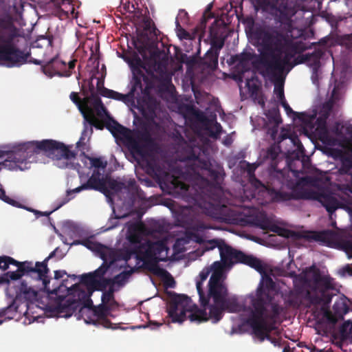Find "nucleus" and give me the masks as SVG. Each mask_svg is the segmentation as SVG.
Segmentation results:
<instances>
[{
    "label": "nucleus",
    "instance_id": "1",
    "mask_svg": "<svg viewBox=\"0 0 352 352\" xmlns=\"http://www.w3.org/2000/svg\"><path fill=\"white\" fill-rule=\"evenodd\" d=\"M278 153V147L273 146L268 150L265 157V161L269 164L270 168L271 183L277 184L281 187L286 186V188L290 190V192L272 188L270 191L272 201L279 203L291 200H316L320 202L329 214L333 213L338 208L340 204L336 197L305 188L311 184V177L306 176L300 178L297 171L289 173L288 170H276L274 169L275 166L281 161Z\"/></svg>",
    "mask_w": 352,
    "mask_h": 352
},
{
    "label": "nucleus",
    "instance_id": "21",
    "mask_svg": "<svg viewBox=\"0 0 352 352\" xmlns=\"http://www.w3.org/2000/svg\"><path fill=\"white\" fill-rule=\"evenodd\" d=\"M108 119L104 121V126L108 129L115 138H122L126 140V144L128 140L131 139L132 145L137 148L138 145L135 140L131 138V130L121 125L116 120L107 115Z\"/></svg>",
    "mask_w": 352,
    "mask_h": 352
},
{
    "label": "nucleus",
    "instance_id": "60",
    "mask_svg": "<svg viewBox=\"0 0 352 352\" xmlns=\"http://www.w3.org/2000/svg\"><path fill=\"white\" fill-rule=\"evenodd\" d=\"M176 26L177 30V35L181 39H190L191 36L188 32L181 27L178 21H176Z\"/></svg>",
    "mask_w": 352,
    "mask_h": 352
},
{
    "label": "nucleus",
    "instance_id": "24",
    "mask_svg": "<svg viewBox=\"0 0 352 352\" xmlns=\"http://www.w3.org/2000/svg\"><path fill=\"white\" fill-rule=\"evenodd\" d=\"M144 94H138L134 107L142 113L147 111L151 113H154L158 105L157 100L149 94L148 87H144Z\"/></svg>",
    "mask_w": 352,
    "mask_h": 352
},
{
    "label": "nucleus",
    "instance_id": "12",
    "mask_svg": "<svg viewBox=\"0 0 352 352\" xmlns=\"http://www.w3.org/2000/svg\"><path fill=\"white\" fill-rule=\"evenodd\" d=\"M131 138L135 141L138 148H135L132 145L131 139L128 140L127 146L131 153H135L140 156L144 155L146 151V145L153 143L148 125L143 123L140 127L134 131L133 135L131 133Z\"/></svg>",
    "mask_w": 352,
    "mask_h": 352
},
{
    "label": "nucleus",
    "instance_id": "58",
    "mask_svg": "<svg viewBox=\"0 0 352 352\" xmlns=\"http://www.w3.org/2000/svg\"><path fill=\"white\" fill-rule=\"evenodd\" d=\"M88 159L90 161L91 166L94 168H104L107 166V162H103L100 158L88 157Z\"/></svg>",
    "mask_w": 352,
    "mask_h": 352
},
{
    "label": "nucleus",
    "instance_id": "64",
    "mask_svg": "<svg viewBox=\"0 0 352 352\" xmlns=\"http://www.w3.org/2000/svg\"><path fill=\"white\" fill-rule=\"evenodd\" d=\"M342 249L352 257V241L345 240L341 243Z\"/></svg>",
    "mask_w": 352,
    "mask_h": 352
},
{
    "label": "nucleus",
    "instance_id": "57",
    "mask_svg": "<svg viewBox=\"0 0 352 352\" xmlns=\"http://www.w3.org/2000/svg\"><path fill=\"white\" fill-rule=\"evenodd\" d=\"M271 221L267 218H261L256 219L255 226L263 230L268 231L269 227L271 224Z\"/></svg>",
    "mask_w": 352,
    "mask_h": 352
},
{
    "label": "nucleus",
    "instance_id": "9",
    "mask_svg": "<svg viewBox=\"0 0 352 352\" xmlns=\"http://www.w3.org/2000/svg\"><path fill=\"white\" fill-rule=\"evenodd\" d=\"M273 146H276L278 147V148H279L278 154L280 155V156L281 157V161L280 162H278L277 166H275L274 169L276 170H288L289 171V173L293 172L294 170H292L289 169L288 168L284 167V168H281L279 167V164L280 163L283 162V157L281 155L280 146L276 144H272L270 147H268L267 148V150L263 153V159H262V162L264 164H265L268 173L267 186H265L264 184H263L262 182L260 180H258L255 176V170L257 168L258 165L256 164H250L248 162H245V163L246 164L245 170L249 176L250 181L251 184L253 186H254L256 187V188H259L260 187L265 188L270 196H271L270 191V189H272V188H275L278 190H282V191H285L284 189L286 188V186H283V187H281L280 186H278L277 184H273L271 183L272 181L270 180V168L269 164H267V163H266V162L265 161V157L266 156L268 150ZM270 197L272 198V197Z\"/></svg>",
    "mask_w": 352,
    "mask_h": 352
},
{
    "label": "nucleus",
    "instance_id": "51",
    "mask_svg": "<svg viewBox=\"0 0 352 352\" xmlns=\"http://www.w3.org/2000/svg\"><path fill=\"white\" fill-rule=\"evenodd\" d=\"M224 45V40L223 38H214L211 41V47L209 49L212 52H216L219 54L220 50Z\"/></svg>",
    "mask_w": 352,
    "mask_h": 352
},
{
    "label": "nucleus",
    "instance_id": "30",
    "mask_svg": "<svg viewBox=\"0 0 352 352\" xmlns=\"http://www.w3.org/2000/svg\"><path fill=\"white\" fill-rule=\"evenodd\" d=\"M258 55L254 52H244L240 54L232 56V63L236 64V67L241 74H244L249 69V64Z\"/></svg>",
    "mask_w": 352,
    "mask_h": 352
},
{
    "label": "nucleus",
    "instance_id": "39",
    "mask_svg": "<svg viewBox=\"0 0 352 352\" xmlns=\"http://www.w3.org/2000/svg\"><path fill=\"white\" fill-rule=\"evenodd\" d=\"M17 312V307L14 303H12L9 306L0 309V324L6 320L13 319Z\"/></svg>",
    "mask_w": 352,
    "mask_h": 352
},
{
    "label": "nucleus",
    "instance_id": "52",
    "mask_svg": "<svg viewBox=\"0 0 352 352\" xmlns=\"http://www.w3.org/2000/svg\"><path fill=\"white\" fill-rule=\"evenodd\" d=\"M0 199H2L4 202L17 208H21V204L16 200L10 198L6 195V192L3 189L0 188Z\"/></svg>",
    "mask_w": 352,
    "mask_h": 352
},
{
    "label": "nucleus",
    "instance_id": "47",
    "mask_svg": "<svg viewBox=\"0 0 352 352\" xmlns=\"http://www.w3.org/2000/svg\"><path fill=\"white\" fill-rule=\"evenodd\" d=\"M96 280L92 272L84 274L80 276V282L93 289L95 288Z\"/></svg>",
    "mask_w": 352,
    "mask_h": 352
},
{
    "label": "nucleus",
    "instance_id": "34",
    "mask_svg": "<svg viewBox=\"0 0 352 352\" xmlns=\"http://www.w3.org/2000/svg\"><path fill=\"white\" fill-rule=\"evenodd\" d=\"M101 96L103 97L122 101L128 105L135 106V101L129 94V92L126 94H122L116 91L103 87V89L101 91Z\"/></svg>",
    "mask_w": 352,
    "mask_h": 352
},
{
    "label": "nucleus",
    "instance_id": "6",
    "mask_svg": "<svg viewBox=\"0 0 352 352\" xmlns=\"http://www.w3.org/2000/svg\"><path fill=\"white\" fill-rule=\"evenodd\" d=\"M28 150H30L31 160H34V155L41 152L47 153V156L57 160V166L60 168H67L70 164L61 162L62 160H71L76 157V153L71 151L63 142L54 140H43L41 141H30Z\"/></svg>",
    "mask_w": 352,
    "mask_h": 352
},
{
    "label": "nucleus",
    "instance_id": "10",
    "mask_svg": "<svg viewBox=\"0 0 352 352\" xmlns=\"http://www.w3.org/2000/svg\"><path fill=\"white\" fill-rule=\"evenodd\" d=\"M80 111L85 121L92 124L95 120V113L99 117H103L108 114V111L100 98L94 92L83 99L82 109Z\"/></svg>",
    "mask_w": 352,
    "mask_h": 352
},
{
    "label": "nucleus",
    "instance_id": "41",
    "mask_svg": "<svg viewBox=\"0 0 352 352\" xmlns=\"http://www.w3.org/2000/svg\"><path fill=\"white\" fill-rule=\"evenodd\" d=\"M316 113V117L314 120L311 122L304 123L305 124L309 126L313 124L315 121V124L317 126V129H324L327 126V120L329 116V113L328 111H324L320 114V116L316 118L317 113L316 111H314L312 114Z\"/></svg>",
    "mask_w": 352,
    "mask_h": 352
},
{
    "label": "nucleus",
    "instance_id": "55",
    "mask_svg": "<svg viewBox=\"0 0 352 352\" xmlns=\"http://www.w3.org/2000/svg\"><path fill=\"white\" fill-rule=\"evenodd\" d=\"M246 85L248 88L250 95L252 97H256L259 92V86L250 80H247Z\"/></svg>",
    "mask_w": 352,
    "mask_h": 352
},
{
    "label": "nucleus",
    "instance_id": "4",
    "mask_svg": "<svg viewBox=\"0 0 352 352\" xmlns=\"http://www.w3.org/2000/svg\"><path fill=\"white\" fill-rule=\"evenodd\" d=\"M168 248L165 241H151L146 240L133 245L119 252H113L109 254L113 264L117 261H129L133 256L140 261L143 262L144 267L155 274L166 272L161 269L158 263L168 260Z\"/></svg>",
    "mask_w": 352,
    "mask_h": 352
},
{
    "label": "nucleus",
    "instance_id": "56",
    "mask_svg": "<svg viewBox=\"0 0 352 352\" xmlns=\"http://www.w3.org/2000/svg\"><path fill=\"white\" fill-rule=\"evenodd\" d=\"M308 272L312 274V279L316 283H319L321 280L322 275L320 274V270L317 268L315 265L311 266Z\"/></svg>",
    "mask_w": 352,
    "mask_h": 352
},
{
    "label": "nucleus",
    "instance_id": "7",
    "mask_svg": "<svg viewBox=\"0 0 352 352\" xmlns=\"http://www.w3.org/2000/svg\"><path fill=\"white\" fill-rule=\"evenodd\" d=\"M29 142L15 144L12 151L0 150V158L4 159L0 162V165L10 170H24L30 168L31 160L30 150H28Z\"/></svg>",
    "mask_w": 352,
    "mask_h": 352
},
{
    "label": "nucleus",
    "instance_id": "62",
    "mask_svg": "<svg viewBox=\"0 0 352 352\" xmlns=\"http://www.w3.org/2000/svg\"><path fill=\"white\" fill-rule=\"evenodd\" d=\"M0 4L3 8H6L11 16L14 17L12 11L17 10V7L14 3L13 5H10V0H0Z\"/></svg>",
    "mask_w": 352,
    "mask_h": 352
},
{
    "label": "nucleus",
    "instance_id": "50",
    "mask_svg": "<svg viewBox=\"0 0 352 352\" xmlns=\"http://www.w3.org/2000/svg\"><path fill=\"white\" fill-rule=\"evenodd\" d=\"M288 303L290 306L294 307H299L301 305H302V300L300 294H292L289 296Z\"/></svg>",
    "mask_w": 352,
    "mask_h": 352
},
{
    "label": "nucleus",
    "instance_id": "32",
    "mask_svg": "<svg viewBox=\"0 0 352 352\" xmlns=\"http://www.w3.org/2000/svg\"><path fill=\"white\" fill-rule=\"evenodd\" d=\"M63 67H65V63L60 60L58 57H54L45 65H42V71L45 75L50 77H52L55 75L63 76V74H61L60 72V69Z\"/></svg>",
    "mask_w": 352,
    "mask_h": 352
},
{
    "label": "nucleus",
    "instance_id": "48",
    "mask_svg": "<svg viewBox=\"0 0 352 352\" xmlns=\"http://www.w3.org/2000/svg\"><path fill=\"white\" fill-rule=\"evenodd\" d=\"M112 285L111 278H102L96 280L95 289L98 291H104L107 287Z\"/></svg>",
    "mask_w": 352,
    "mask_h": 352
},
{
    "label": "nucleus",
    "instance_id": "54",
    "mask_svg": "<svg viewBox=\"0 0 352 352\" xmlns=\"http://www.w3.org/2000/svg\"><path fill=\"white\" fill-rule=\"evenodd\" d=\"M20 291L25 298H35L37 296V292L31 287H28L24 283H21Z\"/></svg>",
    "mask_w": 352,
    "mask_h": 352
},
{
    "label": "nucleus",
    "instance_id": "61",
    "mask_svg": "<svg viewBox=\"0 0 352 352\" xmlns=\"http://www.w3.org/2000/svg\"><path fill=\"white\" fill-rule=\"evenodd\" d=\"M289 140L294 146L296 147L298 151H302L304 150L303 146L298 136L295 133H292Z\"/></svg>",
    "mask_w": 352,
    "mask_h": 352
},
{
    "label": "nucleus",
    "instance_id": "46",
    "mask_svg": "<svg viewBox=\"0 0 352 352\" xmlns=\"http://www.w3.org/2000/svg\"><path fill=\"white\" fill-rule=\"evenodd\" d=\"M147 172L154 177H159L162 173L160 166L155 161H149L146 164Z\"/></svg>",
    "mask_w": 352,
    "mask_h": 352
},
{
    "label": "nucleus",
    "instance_id": "45",
    "mask_svg": "<svg viewBox=\"0 0 352 352\" xmlns=\"http://www.w3.org/2000/svg\"><path fill=\"white\" fill-rule=\"evenodd\" d=\"M304 299L309 301V305H307L308 307H310L311 305H319L324 301V298L322 296L316 294H311L309 291L305 293Z\"/></svg>",
    "mask_w": 352,
    "mask_h": 352
},
{
    "label": "nucleus",
    "instance_id": "42",
    "mask_svg": "<svg viewBox=\"0 0 352 352\" xmlns=\"http://www.w3.org/2000/svg\"><path fill=\"white\" fill-rule=\"evenodd\" d=\"M133 270L123 271L111 278L112 285L122 287L131 275Z\"/></svg>",
    "mask_w": 352,
    "mask_h": 352
},
{
    "label": "nucleus",
    "instance_id": "19",
    "mask_svg": "<svg viewBox=\"0 0 352 352\" xmlns=\"http://www.w3.org/2000/svg\"><path fill=\"white\" fill-rule=\"evenodd\" d=\"M226 266H228V264H224L221 261H215L208 267L209 269H211L212 273L208 283V291H213V289L226 285L224 282L226 278L224 269Z\"/></svg>",
    "mask_w": 352,
    "mask_h": 352
},
{
    "label": "nucleus",
    "instance_id": "36",
    "mask_svg": "<svg viewBox=\"0 0 352 352\" xmlns=\"http://www.w3.org/2000/svg\"><path fill=\"white\" fill-rule=\"evenodd\" d=\"M107 187L108 191L104 193L107 197L114 195L121 192L123 190H128L127 186L124 182H118L111 178L107 179Z\"/></svg>",
    "mask_w": 352,
    "mask_h": 352
},
{
    "label": "nucleus",
    "instance_id": "35",
    "mask_svg": "<svg viewBox=\"0 0 352 352\" xmlns=\"http://www.w3.org/2000/svg\"><path fill=\"white\" fill-rule=\"evenodd\" d=\"M218 57L217 52L208 50L200 62L206 68L214 70L218 66Z\"/></svg>",
    "mask_w": 352,
    "mask_h": 352
},
{
    "label": "nucleus",
    "instance_id": "25",
    "mask_svg": "<svg viewBox=\"0 0 352 352\" xmlns=\"http://www.w3.org/2000/svg\"><path fill=\"white\" fill-rule=\"evenodd\" d=\"M188 161H192V166H196L201 170L207 171V176L210 178L212 181L217 183L220 177V173L219 170L212 168L211 163L208 160H200L199 157L193 152L190 153L186 158Z\"/></svg>",
    "mask_w": 352,
    "mask_h": 352
},
{
    "label": "nucleus",
    "instance_id": "28",
    "mask_svg": "<svg viewBox=\"0 0 352 352\" xmlns=\"http://www.w3.org/2000/svg\"><path fill=\"white\" fill-rule=\"evenodd\" d=\"M210 273L211 269H209L208 267H206L200 272L199 276L196 279V287L201 307H206L208 305V290L206 292H204L203 283L208 278Z\"/></svg>",
    "mask_w": 352,
    "mask_h": 352
},
{
    "label": "nucleus",
    "instance_id": "31",
    "mask_svg": "<svg viewBox=\"0 0 352 352\" xmlns=\"http://www.w3.org/2000/svg\"><path fill=\"white\" fill-rule=\"evenodd\" d=\"M167 187L170 190L169 193L177 194L181 196L190 195V186L182 182L179 177H171L170 181H167Z\"/></svg>",
    "mask_w": 352,
    "mask_h": 352
},
{
    "label": "nucleus",
    "instance_id": "15",
    "mask_svg": "<svg viewBox=\"0 0 352 352\" xmlns=\"http://www.w3.org/2000/svg\"><path fill=\"white\" fill-rule=\"evenodd\" d=\"M263 294V287H260L257 289V298H252L251 301L252 307H250V314L247 318H250L255 310V303L256 300H261L263 307H264V313H263V319L265 321V322H267L268 324H274L276 320L279 318L280 315L282 314V312L284 310L283 307L278 305L276 302H272L270 304V311L267 313V307H266V301L260 296H261Z\"/></svg>",
    "mask_w": 352,
    "mask_h": 352
},
{
    "label": "nucleus",
    "instance_id": "38",
    "mask_svg": "<svg viewBox=\"0 0 352 352\" xmlns=\"http://www.w3.org/2000/svg\"><path fill=\"white\" fill-rule=\"evenodd\" d=\"M240 263L254 268L259 273L265 272V267L262 261L253 256L247 255L243 253V256L241 258Z\"/></svg>",
    "mask_w": 352,
    "mask_h": 352
},
{
    "label": "nucleus",
    "instance_id": "44",
    "mask_svg": "<svg viewBox=\"0 0 352 352\" xmlns=\"http://www.w3.org/2000/svg\"><path fill=\"white\" fill-rule=\"evenodd\" d=\"M75 244H81L92 251L100 252L103 248V245L98 242L93 241L89 239L74 242Z\"/></svg>",
    "mask_w": 352,
    "mask_h": 352
},
{
    "label": "nucleus",
    "instance_id": "29",
    "mask_svg": "<svg viewBox=\"0 0 352 352\" xmlns=\"http://www.w3.org/2000/svg\"><path fill=\"white\" fill-rule=\"evenodd\" d=\"M324 55V51L321 48H316L311 53H306L298 56L296 60H299L296 63H306L311 69L315 67L319 69L320 67V59Z\"/></svg>",
    "mask_w": 352,
    "mask_h": 352
},
{
    "label": "nucleus",
    "instance_id": "3",
    "mask_svg": "<svg viewBox=\"0 0 352 352\" xmlns=\"http://www.w3.org/2000/svg\"><path fill=\"white\" fill-rule=\"evenodd\" d=\"M254 38L260 47L256 60L260 74L278 81L283 74L281 61L285 36L276 30L260 28L254 32Z\"/></svg>",
    "mask_w": 352,
    "mask_h": 352
},
{
    "label": "nucleus",
    "instance_id": "23",
    "mask_svg": "<svg viewBox=\"0 0 352 352\" xmlns=\"http://www.w3.org/2000/svg\"><path fill=\"white\" fill-rule=\"evenodd\" d=\"M51 2L55 6L54 15L60 19L78 17L74 5L69 0H51Z\"/></svg>",
    "mask_w": 352,
    "mask_h": 352
},
{
    "label": "nucleus",
    "instance_id": "13",
    "mask_svg": "<svg viewBox=\"0 0 352 352\" xmlns=\"http://www.w3.org/2000/svg\"><path fill=\"white\" fill-rule=\"evenodd\" d=\"M112 308L107 305L101 304L98 307H95L93 304L90 308L85 310L86 314H91V316H87L85 318V321L88 324L94 325H102L104 328L115 329L113 324L107 318L108 315Z\"/></svg>",
    "mask_w": 352,
    "mask_h": 352
},
{
    "label": "nucleus",
    "instance_id": "5",
    "mask_svg": "<svg viewBox=\"0 0 352 352\" xmlns=\"http://www.w3.org/2000/svg\"><path fill=\"white\" fill-rule=\"evenodd\" d=\"M92 292L93 290L76 285L74 287L72 296H59L58 297L54 309L65 318H69L77 312L79 316L83 317L85 310L92 306L91 299Z\"/></svg>",
    "mask_w": 352,
    "mask_h": 352
},
{
    "label": "nucleus",
    "instance_id": "22",
    "mask_svg": "<svg viewBox=\"0 0 352 352\" xmlns=\"http://www.w3.org/2000/svg\"><path fill=\"white\" fill-rule=\"evenodd\" d=\"M151 60L153 61L152 69L156 72V76L153 77L164 83H169L171 81V76L167 69L166 60H160L157 52L151 54Z\"/></svg>",
    "mask_w": 352,
    "mask_h": 352
},
{
    "label": "nucleus",
    "instance_id": "43",
    "mask_svg": "<svg viewBox=\"0 0 352 352\" xmlns=\"http://www.w3.org/2000/svg\"><path fill=\"white\" fill-rule=\"evenodd\" d=\"M92 126H95L98 129L102 130L104 127V125L100 123V122L97 120V118L95 117L94 122L92 123H87L85 121L84 124V130L82 133V136L80 137V140L77 142L76 146L77 147H80V145L81 144V141L84 140L85 138H83V135H85L87 133V131L89 129L90 131V133H91L93 132Z\"/></svg>",
    "mask_w": 352,
    "mask_h": 352
},
{
    "label": "nucleus",
    "instance_id": "33",
    "mask_svg": "<svg viewBox=\"0 0 352 352\" xmlns=\"http://www.w3.org/2000/svg\"><path fill=\"white\" fill-rule=\"evenodd\" d=\"M265 115L269 122L273 124V126L269 129V133L271 134L272 138L274 140L278 133V126L282 122L278 107H274L268 109Z\"/></svg>",
    "mask_w": 352,
    "mask_h": 352
},
{
    "label": "nucleus",
    "instance_id": "8",
    "mask_svg": "<svg viewBox=\"0 0 352 352\" xmlns=\"http://www.w3.org/2000/svg\"><path fill=\"white\" fill-rule=\"evenodd\" d=\"M254 308L255 310L252 316L244 319L243 324L251 327L252 333L260 342H263L266 339L270 341L275 346H280V341L270 336V333L274 327L267 322H265L263 319L264 307L261 300H256Z\"/></svg>",
    "mask_w": 352,
    "mask_h": 352
},
{
    "label": "nucleus",
    "instance_id": "27",
    "mask_svg": "<svg viewBox=\"0 0 352 352\" xmlns=\"http://www.w3.org/2000/svg\"><path fill=\"white\" fill-rule=\"evenodd\" d=\"M337 236V233L330 230L321 232H309L301 236L302 238L308 241H320L329 247L334 243Z\"/></svg>",
    "mask_w": 352,
    "mask_h": 352
},
{
    "label": "nucleus",
    "instance_id": "40",
    "mask_svg": "<svg viewBox=\"0 0 352 352\" xmlns=\"http://www.w3.org/2000/svg\"><path fill=\"white\" fill-rule=\"evenodd\" d=\"M101 258L104 261L102 264L92 272L96 279L104 278L109 268L113 265V262L111 260L109 262L107 261L104 254H101Z\"/></svg>",
    "mask_w": 352,
    "mask_h": 352
},
{
    "label": "nucleus",
    "instance_id": "53",
    "mask_svg": "<svg viewBox=\"0 0 352 352\" xmlns=\"http://www.w3.org/2000/svg\"><path fill=\"white\" fill-rule=\"evenodd\" d=\"M288 36H290L292 39L303 38L305 40V30L298 28H292L288 31Z\"/></svg>",
    "mask_w": 352,
    "mask_h": 352
},
{
    "label": "nucleus",
    "instance_id": "11",
    "mask_svg": "<svg viewBox=\"0 0 352 352\" xmlns=\"http://www.w3.org/2000/svg\"><path fill=\"white\" fill-rule=\"evenodd\" d=\"M107 179L100 173L98 170H94L91 176L89 178L87 183L78 186L73 190H67L66 197L63 201L58 206L56 209L60 208L64 204L69 202L73 197L71 195L73 193L79 192L82 190L94 189L106 193L108 191L107 187Z\"/></svg>",
    "mask_w": 352,
    "mask_h": 352
},
{
    "label": "nucleus",
    "instance_id": "37",
    "mask_svg": "<svg viewBox=\"0 0 352 352\" xmlns=\"http://www.w3.org/2000/svg\"><path fill=\"white\" fill-rule=\"evenodd\" d=\"M280 104L284 107L287 114H294L296 116V118L301 120L303 123L311 122L316 117V113L308 114L307 113L305 112L298 113L294 111L293 109L289 107V105L287 102L286 100L280 102Z\"/></svg>",
    "mask_w": 352,
    "mask_h": 352
},
{
    "label": "nucleus",
    "instance_id": "17",
    "mask_svg": "<svg viewBox=\"0 0 352 352\" xmlns=\"http://www.w3.org/2000/svg\"><path fill=\"white\" fill-rule=\"evenodd\" d=\"M263 4L279 14L281 21H289L297 12L295 5L289 0H265Z\"/></svg>",
    "mask_w": 352,
    "mask_h": 352
},
{
    "label": "nucleus",
    "instance_id": "26",
    "mask_svg": "<svg viewBox=\"0 0 352 352\" xmlns=\"http://www.w3.org/2000/svg\"><path fill=\"white\" fill-rule=\"evenodd\" d=\"M286 50L283 58H282L281 63L283 64V71L285 65L288 64L290 60L294 58L296 54H300L307 49L308 47L306 43L302 40L300 41H286Z\"/></svg>",
    "mask_w": 352,
    "mask_h": 352
},
{
    "label": "nucleus",
    "instance_id": "16",
    "mask_svg": "<svg viewBox=\"0 0 352 352\" xmlns=\"http://www.w3.org/2000/svg\"><path fill=\"white\" fill-rule=\"evenodd\" d=\"M56 250L57 249L52 251L50 255L42 262H36V263L34 265L32 261H28V263H31L32 267V269L28 271L29 274H36L38 278L42 280L44 289L47 291V292L56 295H57L59 288H54L52 290H50L49 287L50 280L47 276V274L50 271L47 267V262L50 258L55 256Z\"/></svg>",
    "mask_w": 352,
    "mask_h": 352
},
{
    "label": "nucleus",
    "instance_id": "63",
    "mask_svg": "<svg viewBox=\"0 0 352 352\" xmlns=\"http://www.w3.org/2000/svg\"><path fill=\"white\" fill-rule=\"evenodd\" d=\"M69 98L78 107L79 111L81 110L83 100L80 98L78 93L72 91L69 95Z\"/></svg>",
    "mask_w": 352,
    "mask_h": 352
},
{
    "label": "nucleus",
    "instance_id": "2",
    "mask_svg": "<svg viewBox=\"0 0 352 352\" xmlns=\"http://www.w3.org/2000/svg\"><path fill=\"white\" fill-rule=\"evenodd\" d=\"M208 305L202 309L197 305H190V298L184 294H174L171 296L168 306V314L173 322L182 323L188 318L191 322H206L212 320L218 322L224 311L238 313L243 310V306L239 302L237 296H228L227 285L208 291Z\"/></svg>",
    "mask_w": 352,
    "mask_h": 352
},
{
    "label": "nucleus",
    "instance_id": "59",
    "mask_svg": "<svg viewBox=\"0 0 352 352\" xmlns=\"http://www.w3.org/2000/svg\"><path fill=\"white\" fill-rule=\"evenodd\" d=\"M352 170V163L350 161L344 162L339 168V173L342 175H351Z\"/></svg>",
    "mask_w": 352,
    "mask_h": 352
},
{
    "label": "nucleus",
    "instance_id": "20",
    "mask_svg": "<svg viewBox=\"0 0 352 352\" xmlns=\"http://www.w3.org/2000/svg\"><path fill=\"white\" fill-rule=\"evenodd\" d=\"M132 74L133 78L131 80V87L129 92L135 100L138 94L142 95L144 94V88H143L142 82H144L146 84L145 87H148V90H149L151 87V82L149 78L144 73L142 69H137Z\"/></svg>",
    "mask_w": 352,
    "mask_h": 352
},
{
    "label": "nucleus",
    "instance_id": "18",
    "mask_svg": "<svg viewBox=\"0 0 352 352\" xmlns=\"http://www.w3.org/2000/svg\"><path fill=\"white\" fill-rule=\"evenodd\" d=\"M209 243L212 245L209 249H213L214 247L219 248L221 260L224 264H228V266H231L234 263H240L243 256V252L232 248L223 241L212 240Z\"/></svg>",
    "mask_w": 352,
    "mask_h": 352
},
{
    "label": "nucleus",
    "instance_id": "14",
    "mask_svg": "<svg viewBox=\"0 0 352 352\" xmlns=\"http://www.w3.org/2000/svg\"><path fill=\"white\" fill-rule=\"evenodd\" d=\"M10 265L16 266L17 270L14 272H8L5 274L8 280H19L23 276L29 274L28 271L32 269L31 263H28V261L20 262L9 256L4 255L0 256V270L5 271L8 269Z\"/></svg>",
    "mask_w": 352,
    "mask_h": 352
},
{
    "label": "nucleus",
    "instance_id": "49",
    "mask_svg": "<svg viewBox=\"0 0 352 352\" xmlns=\"http://www.w3.org/2000/svg\"><path fill=\"white\" fill-rule=\"evenodd\" d=\"M102 304L109 305L111 308L118 305L114 298V295H111L105 292L102 295Z\"/></svg>",
    "mask_w": 352,
    "mask_h": 352
}]
</instances>
